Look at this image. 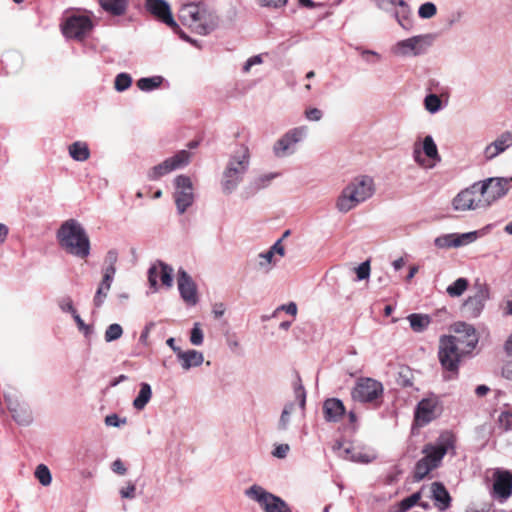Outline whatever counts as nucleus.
<instances>
[{
  "instance_id": "nucleus-46",
  "label": "nucleus",
  "mask_w": 512,
  "mask_h": 512,
  "mask_svg": "<svg viewBox=\"0 0 512 512\" xmlns=\"http://www.w3.org/2000/svg\"><path fill=\"white\" fill-rule=\"evenodd\" d=\"M437 13L436 5L432 2L423 3L418 10V15L422 19H430Z\"/></svg>"
},
{
  "instance_id": "nucleus-54",
  "label": "nucleus",
  "mask_w": 512,
  "mask_h": 512,
  "mask_svg": "<svg viewBox=\"0 0 512 512\" xmlns=\"http://www.w3.org/2000/svg\"><path fill=\"white\" fill-rule=\"evenodd\" d=\"M104 422L107 426L120 427L121 425L126 424L127 419L126 418L121 419L118 417L117 414H110L105 417Z\"/></svg>"
},
{
  "instance_id": "nucleus-41",
  "label": "nucleus",
  "mask_w": 512,
  "mask_h": 512,
  "mask_svg": "<svg viewBox=\"0 0 512 512\" xmlns=\"http://www.w3.org/2000/svg\"><path fill=\"white\" fill-rule=\"evenodd\" d=\"M132 84V77L128 73H120L114 81V88L118 92L127 90Z\"/></svg>"
},
{
  "instance_id": "nucleus-50",
  "label": "nucleus",
  "mask_w": 512,
  "mask_h": 512,
  "mask_svg": "<svg viewBox=\"0 0 512 512\" xmlns=\"http://www.w3.org/2000/svg\"><path fill=\"white\" fill-rule=\"evenodd\" d=\"M370 271V262L368 260L362 262L358 267L355 268L357 280L361 281L368 279L370 276Z\"/></svg>"
},
{
  "instance_id": "nucleus-32",
  "label": "nucleus",
  "mask_w": 512,
  "mask_h": 512,
  "mask_svg": "<svg viewBox=\"0 0 512 512\" xmlns=\"http://www.w3.org/2000/svg\"><path fill=\"white\" fill-rule=\"evenodd\" d=\"M437 467L431 464L425 457L421 458L417 461L414 467V475L413 478L415 481L423 480L432 470Z\"/></svg>"
},
{
  "instance_id": "nucleus-44",
  "label": "nucleus",
  "mask_w": 512,
  "mask_h": 512,
  "mask_svg": "<svg viewBox=\"0 0 512 512\" xmlns=\"http://www.w3.org/2000/svg\"><path fill=\"white\" fill-rule=\"evenodd\" d=\"M123 334V329L120 324L113 323L109 325L105 331L104 338L106 342H113L118 340Z\"/></svg>"
},
{
  "instance_id": "nucleus-13",
  "label": "nucleus",
  "mask_w": 512,
  "mask_h": 512,
  "mask_svg": "<svg viewBox=\"0 0 512 512\" xmlns=\"http://www.w3.org/2000/svg\"><path fill=\"white\" fill-rule=\"evenodd\" d=\"M453 448V437L449 434H443L439 437L438 441L435 444H426L422 449V453L431 464L435 465L436 467H439L446 453L449 451V449Z\"/></svg>"
},
{
  "instance_id": "nucleus-51",
  "label": "nucleus",
  "mask_w": 512,
  "mask_h": 512,
  "mask_svg": "<svg viewBox=\"0 0 512 512\" xmlns=\"http://www.w3.org/2000/svg\"><path fill=\"white\" fill-rule=\"evenodd\" d=\"M399 1L400 0H375L377 7L387 12H393L397 8Z\"/></svg>"
},
{
  "instance_id": "nucleus-55",
  "label": "nucleus",
  "mask_w": 512,
  "mask_h": 512,
  "mask_svg": "<svg viewBox=\"0 0 512 512\" xmlns=\"http://www.w3.org/2000/svg\"><path fill=\"white\" fill-rule=\"evenodd\" d=\"M107 294L108 292H106L105 287L100 283L93 300L95 307L99 308L102 306Z\"/></svg>"
},
{
  "instance_id": "nucleus-29",
  "label": "nucleus",
  "mask_w": 512,
  "mask_h": 512,
  "mask_svg": "<svg viewBox=\"0 0 512 512\" xmlns=\"http://www.w3.org/2000/svg\"><path fill=\"white\" fill-rule=\"evenodd\" d=\"M101 8L114 16H121L127 10L128 0H99Z\"/></svg>"
},
{
  "instance_id": "nucleus-61",
  "label": "nucleus",
  "mask_w": 512,
  "mask_h": 512,
  "mask_svg": "<svg viewBox=\"0 0 512 512\" xmlns=\"http://www.w3.org/2000/svg\"><path fill=\"white\" fill-rule=\"evenodd\" d=\"M287 0H258V3L264 7L278 8L285 5Z\"/></svg>"
},
{
  "instance_id": "nucleus-63",
  "label": "nucleus",
  "mask_w": 512,
  "mask_h": 512,
  "mask_svg": "<svg viewBox=\"0 0 512 512\" xmlns=\"http://www.w3.org/2000/svg\"><path fill=\"white\" fill-rule=\"evenodd\" d=\"M272 254H278L280 256H284L285 254V248L282 245V239L277 240L269 249Z\"/></svg>"
},
{
  "instance_id": "nucleus-47",
  "label": "nucleus",
  "mask_w": 512,
  "mask_h": 512,
  "mask_svg": "<svg viewBox=\"0 0 512 512\" xmlns=\"http://www.w3.org/2000/svg\"><path fill=\"white\" fill-rule=\"evenodd\" d=\"M204 340V334L201 329L200 323L196 322L193 325V328L190 333V342L192 345L200 346L202 345Z\"/></svg>"
},
{
  "instance_id": "nucleus-19",
  "label": "nucleus",
  "mask_w": 512,
  "mask_h": 512,
  "mask_svg": "<svg viewBox=\"0 0 512 512\" xmlns=\"http://www.w3.org/2000/svg\"><path fill=\"white\" fill-rule=\"evenodd\" d=\"M92 28V22L87 16H72L67 19L63 33L68 38L81 39Z\"/></svg>"
},
{
  "instance_id": "nucleus-35",
  "label": "nucleus",
  "mask_w": 512,
  "mask_h": 512,
  "mask_svg": "<svg viewBox=\"0 0 512 512\" xmlns=\"http://www.w3.org/2000/svg\"><path fill=\"white\" fill-rule=\"evenodd\" d=\"M163 82L162 76L143 77L137 81V87L142 91H152Z\"/></svg>"
},
{
  "instance_id": "nucleus-18",
  "label": "nucleus",
  "mask_w": 512,
  "mask_h": 512,
  "mask_svg": "<svg viewBox=\"0 0 512 512\" xmlns=\"http://www.w3.org/2000/svg\"><path fill=\"white\" fill-rule=\"evenodd\" d=\"M438 400L436 397L422 399L415 410V422L424 426L434 420L438 415Z\"/></svg>"
},
{
  "instance_id": "nucleus-26",
  "label": "nucleus",
  "mask_w": 512,
  "mask_h": 512,
  "mask_svg": "<svg viewBox=\"0 0 512 512\" xmlns=\"http://www.w3.org/2000/svg\"><path fill=\"white\" fill-rule=\"evenodd\" d=\"M333 449L338 451L339 455L344 459H349L355 462L369 463L374 459L373 456H370L366 453L354 451V449L350 446L344 447L342 442H336V444L333 446Z\"/></svg>"
},
{
  "instance_id": "nucleus-3",
  "label": "nucleus",
  "mask_w": 512,
  "mask_h": 512,
  "mask_svg": "<svg viewBox=\"0 0 512 512\" xmlns=\"http://www.w3.org/2000/svg\"><path fill=\"white\" fill-rule=\"evenodd\" d=\"M374 192L375 185L370 176H357L341 191L336 201V208L341 213H347L371 198Z\"/></svg>"
},
{
  "instance_id": "nucleus-15",
  "label": "nucleus",
  "mask_w": 512,
  "mask_h": 512,
  "mask_svg": "<svg viewBox=\"0 0 512 512\" xmlns=\"http://www.w3.org/2000/svg\"><path fill=\"white\" fill-rule=\"evenodd\" d=\"M493 497L501 502L512 495V471L496 468L493 472Z\"/></svg>"
},
{
  "instance_id": "nucleus-34",
  "label": "nucleus",
  "mask_w": 512,
  "mask_h": 512,
  "mask_svg": "<svg viewBox=\"0 0 512 512\" xmlns=\"http://www.w3.org/2000/svg\"><path fill=\"white\" fill-rule=\"evenodd\" d=\"M175 170V166H173L169 159L167 158L162 163L154 166L148 173V178L150 180H157L160 177L172 172Z\"/></svg>"
},
{
  "instance_id": "nucleus-8",
  "label": "nucleus",
  "mask_w": 512,
  "mask_h": 512,
  "mask_svg": "<svg viewBox=\"0 0 512 512\" xmlns=\"http://www.w3.org/2000/svg\"><path fill=\"white\" fill-rule=\"evenodd\" d=\"M145 7L149 13L156 17L159 21L169 26L175 33H178L182 39L191 42L189 36H187L174 20L170 5L165 0H146Z\"/></svg>"
},
{
  "instance_id": "nucleus-60",
  "label": "nucleus",
  "mask_w": 512,
  "mask_h": 512,
  "mask_svg": "<svg viewBox=\"0 0 512 512\" xmlns=\"http://www.w3.org/2000/svg\"><path fill=\"white\" fill-rule=\"evenodd\" d=\"M499 421L505 430H512V413H501Z\"/></svg>"
},
{
  "instance_id": "nucleus-24",
  "label": "nucleus",
  "mask_w": 512,
  "mask_h": 512,
  "mask_svg": "<svg viewBox=\"0 0 512 512\" xmlns=\"http://www.w3.org/2000/svg\"><path fill=\"white\" fill-rule=\"evenodd\" d=\"M345 406L338 398L326 399L323 403L324 419L327 422H339L345 414Z\"/></svg>"
},
{
  "instance_id": "nucleus-53",
  "label": "nucleus",
  "mask_w": 512,
  "mask_h": 512,
  "mask_svg": "<svg viewBox=\"0 0 512 512\" xmlns=\"http://www.w3.org/2000/svg\"><path fill=\"white\" fill-rule=\"evenodd\" d=\"M276 177V174L270 173L259 176L255 179L254 184L257 189H263Z\"/></svg>"
},
{
  "instance_id": "nucleus-14",
  "label": "nucleus",
  "mask_w": 512,
  "mask_h": 512,
  "mask_svg": "<svg viewBox=\"0 0 512 512\" xmlns=\"http://www.w3.org/2000/svg\"><path fill=\"white\" fill-rule=\"evenodd\" d=\"M509 180L506 178H489L478 182L482 199L487 201V207L495 200L503 197L508 192Z\"/></svg>"
},
{
  "instance_id": "nucleus-37",
  "label": "nucleus",
  "mask_w": 512,
  "mask_h": 512,
  "mask_svg": "<svg viewBox=\"0 0 512 512\" xmlns=\"http://www.w3.org/2000/svg\"><path fill=\"white\" fill-rule=\"evenodd\" d=\"M294 408L295 404L293 402H289L284 406L277 424L278 430L286 431L288 429V426L290 424V417L292 412L294 411Z\"/></svg>"
},
{
  "instance_id": "nucleus-59",
  "label": "nucleus",
  "mask_w": 512,
  "mask_h": 512,
  "mask_svg": "<svg viewBox=\"0 0 512 512\" xmlns=\"http://www.w3.org/2000/svg\"><path fill=\"white\" fill-rule=\"evenodd\" d=\"M263 62L261 55H255L250 57L243 66V72L248 73L252 66L259 65Z\"/></svg>"
},
{
  "instance_id": "nucleus-22",
  "label": "nucleus",
  "mask_w": 512,
  "mask_h": 512,
  "mask_svg": "<svg viewBox=\"0 0 512 512\" xmlns=\"http://www.w3.org/2000/svg\"><path fill=\"white\" fill-rule=\"evenodd\" d=\"M7 407L12 413L13 419L20 425H28L32 422V412L26 403L20 402L13 395H6Z\"/></svg>"
},
{
  "instance_id": "nucleus-45",
  "label": "nucleus",
  "mask_w": 512,
  "mask_h": 512,
  "mask_svg": "<svg viewBox=\"0 0 512 512\" xmlns=\"http://www.w3.org/2000/svg\"><path fill=\"white\" fill-rule=\"evenodd\" d=\"M295 398L299 401V405L302 409L305 408L306 404V391L302 385L301 378L297 376L296 381L293 384Z\"/></svg>"
},
{
  "instance_id": "nucleus-28",
  "label": "nucleus",
  "mask_w": 512,
  "mask_h": 512,
  "mask_svg": "<svg viewBox=\"0 0 512 512\" xmlns=\"http://www.w3.org/2000/svg\"><path fill=\"white\" fill-rule=\"evenodd\" d=\"M433 498L440 504V508L445 510L450 506L451 497L445 486L441 482H434L431 485Z\"/></svg>"
},
{
  "instance_id": "nucleus-25",
  "label": "nucleus",
  "mask_w": 512,
  "mask_h": 512,
  "mask_svg": "<svg viewBox=\"0 0 512 512\" xmlns=\"http://www.w3.org/2000/svg\"><path fill=\"white\" fill-rule=\"evenodd\" d=\"M183 370L187 371L193 367H199L204 361V355L202 352L190 349L187 351H179L177 357Z\"/></svg>"
},
{
  "instance_id": "nucleus-36",
  "label": "nucleus",
  "mask_w": 512,
  "mask_h": 512,
  "mask_svg": "<svg viewBox=\"0 0 512 512\" xmlns=\"http://www.w3.org/2000/svg\"><path fill=\"white\" fill-rule=\"evenodd\" d=\"M422 148H423L424 154L428 158L438 161V162L441 160L440 155L438 153L437 146H436L432 136L428 135L424 138Z\"/></svg>"
},
{
  "instance_id": "nucleus-11",
  "label": "nucleus",
  "mask_w": 512,
  "mask_h": 512,
  "mask_svg": "<svg viewBox=\"0 0 512 512\" xmlns=\"http://www.w3.org/2000/svg\"><path fill=\"white\" fill-rule=\"evenodd\" d=\"M432 37L430 35H418L401 40L392 47L393 54L397 56H417L423 54L431 45Z\"/></svg>"
},
{
  "instance_id": "nucleus-27",
  "label": "nucleus",
  "mask_w": 512,
  "mask_h": 512,
  "mask_svg": "<svg viewBox=\"0 0 512 512\" xmlns=\"http://www.w3.org/2000/svg\"><path fill=\"white\" fill-rule=\"evenodd\" d=\"M393 14L402 28L409 30L412 27L411 10L404 0L398 2L397 8L393 11Z\"/></svg>"
},
{
  "instance_id": "nucleus-17",
  "label": "nucleus",
  "mask_w": 512,
  "mask_h": 512,
  "mask_svg": "<svg viewBox=\"0 0 512 512\" xmlns=\"http://www.w3.org/2000/svg\"><path fill=\"white\" fill-rule=\"evenodd\" d=\"M478 234L476 231L467 233H449L443 234L434 239V245L438 249L460 248L476 241Z\"/></svg>"
},
{
  "instance_id": "nucleus-39",
  "label": "nucleus",
  "mask_w": 512,
  "mask_h": 512,
  "mask_svg": "<svg viewBox=\"0 0 512 512\" xmlns=\"http://www.w3.org/2000/svg\"><path fill=\"white\" fill-rule=\"evenodd\" d=\"M170 163L175 166V170L185 167L190 163L191 153L187 150H181L174 156L168 158Z\"/></svg>"
},
{
  "instance_id": "nucleus-30",
  "label": "nucleus",
  "mask_w": 512,
  "mask_h": 512,
  "mask_svg": "<svg viewBox=\"0 0 512 512\" xmlns=\"http://www.w3.org/2000/svg\"><path fill=\"white\" fill-rule=\"evenodd\" d=\"M68 152L70 157L78 162H84L90 157V150L85 142L76 141L69 145Z\"/></svg>"
},
{
  "instance_id": "nucleus-62",
  "label": "nucleus",
  "mask_w": 512,
  "mask_h": 512,
  "mask_svg": "<svg viewBox=\"0 0 512 512\" xmlns=\"http://www.w3.org/2000/svg\"><path fill=\"white\" fill-rule=\"evenodd\" d=\"M117 260H118V252L115 249L109 250L105 257L106 265L116 266Z\"/></svg>"
},
{
  "instance_id": "nucleus-6",
  "label": "nucleus",
  "mask_w": 512,
  "mask_h": 512,
  "mask_svg": "<svg viewBox=\"0 0 512 512\" xmlns=\"http://www.w3.org/2000/svg\"><path fill=\"white\" fill-rule=\"evenodd\" d=\"M245 495L256 501L265 512H291L287 503L280 497L266 491L260 485H252L245 490Z\"/></svg>"
},
{
  "instance_id": "nucleus-52",
  "label": "nucleus",
  "mask_w": 512,
  "mask_h": 512,
  "mask_svg": "<svg viewBox=\"0 0 512 512\" xmlns=\"http://www.w3.org/2000/svg\"><path fill=\"white\" fill-rule=\"evenodd\" d=\"M73 319L75 320L76 324H77V327L78 329L86 336L88 337L89 335H91L93 333V328L92 326L90 325H87L84 323V321L82 320V318L80 317V315L78 313H76L74 316H73Z\"/></svg>"
},
{
  "instance_id": "nucleus-56",
  "label": "nucleus",
  "mask_w": 512,
  "mask_h": 512,
  "mask_svg": "<svg viewBox=\"0 0 512 512\" xmlns=\"http://www.w3.org/2000/svg\"><path fill=\"white\" fill-rule=\"evenodd\" d=\"M289 450L290 447L288 444H279L275 446L274 450L272 451V455L276 458L283 459L287 456Z\"/></svg>"
},
{
  "instance_id": "nucleus-10",
  "label": "nucleus",
  "mask_w": 512,
  "mask_h": 512,
  "mask_svg": "<svg viewBox=\"0 0 512 512\" xmlns=\"http://www.w3.org/2000/svg\"><path fill=\"white\" fill-rule=\"evenodd\" d=\"M452 205L456 211L476 210L487 207V201L482 199L478 183H474L469 188L459 192L454 197Z\"/></svg>"
},
{
  "instance_id": "nucleus-40",
  "label": "nucleus",
  "mask_w": 512,
  "mask_h": 512,
  "mask_svg": "<svg viewBox=\"0 0 512 512\" xmlns=\"http://www.w3.org/2000/svg\"><path fill=\"white\" fill-rule=\"evenodd\" d=\"M35 477L43 486L51 484L52 476L48 467L44 464H39L35 470Z\"/></svg>"
},
{
  "instance_id": "nucleus-16",
  "label": "nucleus",
  "mask_w": 512,
  "mask_h": 512,
  "mask_svg": "<svg viewBox=\"0 0 512 512\" xmlns=\"http://www.w3.org/2000/svg\"><path fill=\"white\" fill-rule=\"evenodd\" d=\"M489 299V289L485 285H479L473 295L469 296L462 305L463 313L469 318L478 317Z\"/></svg>"
},
{
  "instance_id": "nucleus-21",
  "label": "nucleus",
  "mask_w": 512,
  "mask_h": 512,
  "mask_svg": "<svg viewBox=\"0 0 512 512\" xmlns=\"http://www.w3.org/2000/svg\"><path fill=\"white\" fill-rule=\"evenodd\" d=\"M177 285L181 298L186 303L195 305L198 301L196 285L191 276L182 268L178 270Z\"/></svg>"
},
{
  "instance_id": "nucleus-43",
  "label": "nucleus",
  "mask_w": 512,
  "mask_h": 512,
  "mask_svg": "<svg viewBox=\"0 0 512 512\" xmlns=\"http://www.w3.org/2000/svg\"><path fill=\"white\" fill-rule=\"evenodd\" d=\"M424 106L430 113H436L441 109V99L436 94H429L424 99Z\"/></svg>"
},
{
  "instance_id": "nucleus-12",
  "label": "nucleus",
  "mask_w": 512,
  "mask_h": 512,
  "mask_svg": "<svg viewBox=\"0 0 512 512\" xmlns=\"http://www.w3.org/2000/svg\"><path fill=\"white\" fill-rule=\"evenodd\" d=\"M174 182L176 187L175 204L178 213L183 214L194 202L192 181L186 175H179Z\"/></svg>"
},
{
  "instance_id": "nucleus-1",
  "label": "nucleus",
  "mask_w": 512,
  "mask_h": 512,
  "mask_svg": "<svg viewBox=\"0 0 512 512\" xmlns=\"http://www.w3.org/2000/svg\"><path fill=\"white\" fill-rule=\"evenodd\" d=\"M466 350L462 348L465 343L462 337L444 335L440 337L438 358L442 368L450 373L457 374L462 355L475 348L478 339L472 327L467 329Z\"/></svg>"
},
{
  "instance_id": "nucleus-42",
  "label": "nucleus",
  "mask_w": 512,
  "mask_h": 512,
  "mask_svg": "<svg viewBox=\"0 0 512 512\" xmlns=\"http://www.w3.org/2000/svg\"><path fill=\"white\" fill-rule=\"evenodd\" d=\"M420 499H421V493L420 492H415L412 495H410L409 497L404 498L398 504V512H406V511H408L410 508L415 506Z\"/></svg>"
},
{
  "instance_id": "nucleus-31",
  "label": "nucleus",
  "mask_w": 512,
  "mask_h": 512,
  "mask_svg": "<svg viewBox=\"0 0 512 512\" xmlns=\"http://www.w3.org/2000/svg\"><path fill=\"white\" fill-rule=\"evenodd\" d=\"M152 397V389L151 386L148 383H141L140 384V391L137 395V397L133 400V407L141 411L143 410L146 405L149 403Z\"/></svg>"
},
{
  "instance_id": "nucleus-4",
  "label": "nucleus",
  "mask_w": 512,
  "mask_h": 512,
  "mask_svg": "<svg viewBox=\"0 0 512 512\" xmlns=\"http://www.w3.org/2000/svg\"><path fill=\"white\" fill-rule=\"evenodd\" d=\"M250 151L246 145H240L229 157L222 174L221 188L224 194H231L242 182L249 169Z\"/></svg>"
},
{
  "instance_id": "nucleus-64",
  "label": "nucleus",
  "mask_w": 512,
  "mask_h": 512,
  "mask_svg": "<svg viewBox=\"0 0 512 512\" xmlns=\"http://www.w3.org/2000/svg\"><path fill=\"white\" fill-rule=\"evenodd\" d=\"M112 470L119 475H125L127 472V469L120 459H117L112 463Z\"/></svg>"
},
{
  "instance_id": "nucleus-38",
  "label": "nucleus",
  "mask_w": 512,
  "mask_h": 512,
  "mask_svg": "<svg viewBox=\"0 0 512 512\" xmlns=\"http://www.w3.org/2000/svg\"><path fill=\"white\" fill-rule=\"evenodd\" d=\"M468 284L466 278H458L447 287L446 291L450 297H459L466 291Z\"/></svg>"
},
{
  "instance_id": "nucleus-2",
  "label": "nucleus",
  "mask_w": 512,
  "mask_h": 512,
  "mask_svg": "<svg viewBox=\"0 0 512 512\" xmlns=\"http://www.w3.org/2000/svg\"><path fill=\"white\" fill-rule=\"evenodd\" d=\"M60 247L69 255L86 259L90 255L91 244L84 227L75 219L64 221L57 231Z\"/></svg>"
},
{
  "instance_id": "nucleus-7",
  "label": "nucleus",
  "mask_w": 512,
  "mask_h": 512,
  "mask_svg": "<svg viewBox=\"0 0 512 512\" xmlns=\"http://www.w3.org/2000/svg\"><path fill=\"white\" fill-rule=\"evenodd\" d=\"M381 382L369 378H359L352 389L351 396L354 401L361 403H372L383 395Z\"/></svg>"
},
{
  "instance_id": "nucleus-9",
  "label": "nucleus",
  "mask_w": 512,
  "mask_h": 512,
  "mask_svg": "<svg viewBox=\"0 0 512 512\" xmlns=\"http://www.w3.org/2000/svg\"><path fill=\"white\" fill-rule=\"evenodd\" d=\"M307 133V126H299L290 129L275 142L273 146L275 156L281 158L293 154L296 150V144L301 142L307 136Z\"/></svg>"
},
{
  "instance_id": "nucleus-33",
  "label": "nucleus",
  "mask_w": 512,
  "mask_h": 512,
  "mask_svg": "<svg viewBox=\"0 0 512 512\" xmlns=\"http://www.w3.org/2000/svg\"><path fill=\"white\" fill-rule=\"evenodd\" d=\"M407 319L411 329L417 333L424 331L431 321L428 315L417 313L410 314Z\"/></svg>"
},
{
  "instance_id": "nucleus-58",
  "label": "nucleus",
  "mask_w": 512,
  "mask_h": 512,
  "mask_svg": "<svg viewBox=\"0 0 512 512\" xmlns=\"http://www.w3.org/2000/svg\"><path fill=\"white\" fill-rule=\"evenodd\" d=\"M136 486L132 482H128L127 486L120 490L122 498L133 499L135 497Z\"/></svg>"
},
{
  "instance_id": "nucleus-23",
  "label": "nucleus",
  "mask_w": 512,
  "mask_h": 512,
  "mask_svg": "<svg viewBox=\"0 0 512 512\" xmlns=\"http://www.w3.org/2000/svg\"><path fill=\"white\" fill-rule=\"evenodd\" d=\"M512 146L511 129L501 133L492 143L486 146L484 154L486 159L491 160Z\"/></svg>"
},
{
  "instance_id": "nucleus-20",
  "label": "nucleus",
  "mask_w": 512,
  "mask_h": 512,
  "mask_svg": "<svg viewBox=\"0 0 512 512\" xmlns=\"http://www.w3.org/2000/svg\"><path fill=\"white\" fill-rule=\"evenodd\" d=\"M158 277L165 287L171 288L173 284V268L162 261H159L157 264L149 268L148 281L154 291H157L158 289Z\"/></svg>"
},
{
  "instance_id": "nucleus-57",
  "label": "nucleus",
  "mask_w": 512,
  "mask_h": 512,
  "mask_svg": "<svg viewBox=\"0 0 512 512\" xmlns=\"http://www.w3.org/2000/svg\"><path fill=\"white\" fill-rule=\"evenodd\" d=\"M323 113L318 108H309L305 111V117L309 121H320Z\"/></svg>"
},
{
  "instance_id": "nucleus-48",
  "label": "nucleus",
  "mask_w": 512,
  "mask_h": 512,
  "mask_svg": "<svg viewBox=\"0 0 512 512\" xmlns=\"http://www.w3.org/2000/svg\"><path fill=\"white\" fill-rule=\"evenodd\" d=\"M58 306L59 308L66 313H70L72 317L78 313L77 310L74 308L73 301L71 297L64 296L58 300Z\"/></svg>"
},
{
  "instance_id": "nucleus-5",
  "label": "nucleus",
  "mask_w": 512,
  "mask_h": 512,
  "mask_svg": "<svg viewBox=\"0 0 512 512\" xmlns=\"http://www.w3.org/2000/svg\"><path fill=\"white\" fill-rule=\"evenodd\" d=\"M179 18L184 25L199 35H207L215 28L212 15L200 4L188 3L181 7Z\"/></svg>"
},
{
  "instance_id": "nucleus-49",
  "label": "nucleus",
  "mask_w": 512,
  "mask_h": 512,
  "mask_svg": "<svg viewBox=\"0 0 512 512\" xmlns=\"http://www.w3.org/2000/svg\"><path fill=\"white\" fill-rule=\"evenodd\" d=\"M274 255L269 250L262 252L258 255L259 262L258 267L260 269H265L266 271L270 270V266L272 264Z\"/></svg>"
}]
</instances>
